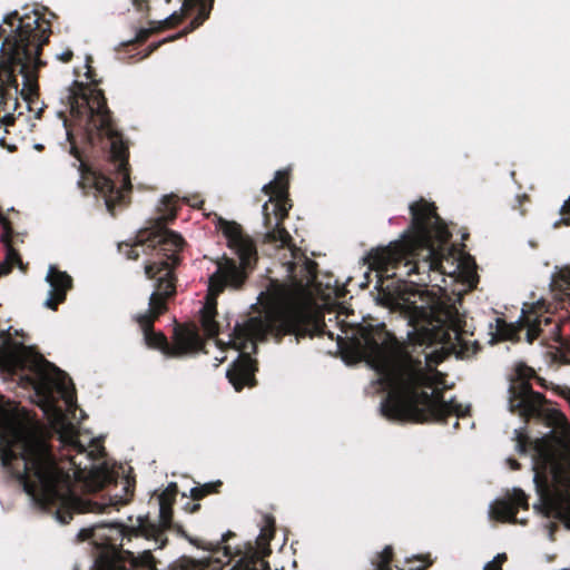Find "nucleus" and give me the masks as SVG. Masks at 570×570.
Instances as JSON below:
<instances>
[{
    "instance_id": "f257e3e1",
    "label": "nucleus",
    "mask_w": 570,
    "mask_h": 570,
    "mask_svg": "<svg viewBox=\"0 0 570 570\" xmlns=\"http://www.w3.org/2000/svg\"><path fill=\"white\" fill-rule=\"evenodd\" d=\"M406 346H402L384 323L362 325L351 341L355 355L380 373L390 387L381 402V413L387 420L412 423H448V417L465 416L468 409L454 399L444 400V392L434 387V379L423 363L431 365L432 353L425 348L451 338L450 330L461 343L456 311L434 303L411 307Z\"/></svg>"
},
{
    "instance_id": "f03ea898",
    "label": "nucleus",
    "mask_w": 570,
    "mask_h": 570,
    "mask_svg": "<svg viewBox=\"0 0 570 570\" xmlns=\"http://www.w3.org/2000/svg\"><path fill=\"white\" fill-rule=\"evenodd\" d=\"M58 433L70 468L61 466L51 446L33 436H21L10 444L3 451L2 463L43 510L67 524L75 513L91 512L98 505L82 499L78 487L98 492L114 482L115 475L107 463H95L104 458V448L88 451L72 423H62Z\"/></svg>"
},
{
    "instance_id": "7ed1b4c3",
    "label": "nucleus",
    "mask_w": 570,
    "mask_h": 570,
    "mask_svg": "<svg viewBox=\"0 0 570 570\" xmlns=\"http://www.w3.org/2000/svg\"><path fill=\"white\" fill-rule=\"evenodd\" d=\"M411 223L399 240L371 250L366 262L371 269L404 281L416 276L413 284L426 287L438 277L444 281V254L434 240L444 244L451 233L433 203L421 198L410 205Z\"/></svg>"
},
{
    "instance_id": "20e7f679",
    "label": "nucleus",
    "mask_w": 570,
    "mask_h": 570,
    "mask_svg": "<svg viewBox=\"0 0 570 570\" xmlns=\"http://www.w3.org/2000/svg\"><path fill=\"white\" fill-rule=\"evenodd\" d=\"M3 23L11 28V33L0 51V112H4L1 121L11 126L20 107L19 95L33 111L32 104L39 96L38 70L46 65L40 55L52 31L50 21L37 11L21 17L13 11L4 17Z\"/></svg>"
},
{
    "instance_id": "39448f33",
    "label": "nucleus",
    "mask_w": 570,
    "mask_h": 570,
    "mask_svg": "<svg viewBox=\"0 0 570 570\" xmlns=\"http://www.w3.org/2000/svg\"><path fill=\"white\" fill-rule=\"evenodd\" d=\"M86 77L92 86L75 81L68 95L70 114L81 119L87 116L86 138L89 145L100 146L108 151V161L112 166L115 179L101 174H92V185L106 198V205L112 210L124 202L125 191H131L129 140L118 129L109 109L104 90L97 88L95 70L87 65Z\"/></svg>"
},
{
    "instance_id": "423d86ee",
    "label": "nucleus",
    "mask_w": 570,
    "mask_h": 570,
    "mask_svg": "<svg viewBox=\"0 0 570 570\" xmlns=\"http://www.w3.org/2000/svg\"><path fill=\"white\" fill-rule=\"evenodd\" d=\"M160 243L167 258L149 263L145 267L148 279H155V291L148 302V309L137 314L134 320L144 333V341L149 348L158 350L167 357H181L204 350L205 342L195 324H177L170 344L163 332L154 330L155 322L168 311V301L177 294V276L175 269L179 266V258L175 254L181 239L170 233L160 236Z\"/></svg>"
},
{
    "instance_id": "0eeeda50",
    "label": "nucleus",
    "mask_w": 570,
    "mask_h": 570,
    "mask_svg": "<svg viewBox=\"0 0 570 570\" xmlns=\"http://www.w3.org/2000/svg\"><path fill=\"white\" fill-rule=\"evenodd\" d=\"M324 326L325 324L307 306L299 303L287 304L271 318L250 317L243 324L237 323L227 344L220 340L216 341L222 350L233 347L239 351L238 358L226 373L229 383L237 392L245 386L256 385L257 363L247 353L249 346L253 352H256V341H262L271 334L277 343H281L284 336L294 335L298 343L302 338L321 335Z\"/></svg>"
},
{
    "instance_id": "6e6552de",
    "label": "nucleus",
    "mask_w": 570,
    "mask_h": 570,
    "mask_svg": "<svg viewBox=\"0 0 570 570\" xmlns=\"http://www.w3.org/2000/svg\"><path fill=\"white\" fill-rule=\"evenodd\" d=\"M0 370L19 375L24 387H31L47 406H53L58 394L69 411L77 407L76 389L66 372L41 355L6 334L0 345Z\"/></svg>"
},
{
    "instance_id": "1a4fd4ad",
    "label": "nucleus",
    "mask_w": 570,
    "mask_h": 570,
    "mask_svg": "<svg viewBox=\"0 0 570 570\" xmlns=\"http://www.w3.org/2000/svg\"><path fill=\"white\" fill-rule=\"evenodd\" d=\"M218 227L226 237L228 247L238 256L239 263L224 257L222 262H218L217 271L209 277L208 296L200 309V325L210 338L216 337L219 333V324L216 321V296L223 293L227 285L239 288L255 268L258 258L254 240L243 233L239 224L220 217Z\"/></svg>"
},
{
    "instance_id": "9d476101",
    "label": "nucleus",
    "mask_w": 570,
    "mask_h": 570,
    "mask_svg": "<svg viewBox=\"0 0 570 570\" xmlns=\"http://www.w3.org/2000/svg\"><path fill=\"white\" fill-rule=\"evenodd\" d=\"M542 442L537 438V513L547 518L570 520V463H556L552 468L554 489L549 490L543 474Z\"/></svg>"
},
{
    "instance_id": "9b49d317",
    "label": "nucleus",
    "mask_w": 570,
    "mask_h": 570,
    "mask_svg": "<svg viewBox=\"0 0 570 570\" xmlns=\"http://www.w3.org/2000/svg\"><path fill=\"white\" fill-rule=\"evenodd\" d=\"M532 379H534V368L523 362L514 365L513 374L510 376V411L519 414L525 423L534 417Z\"/></svg>"
},
{
    "instance_id": "f8f14e48",
    "label": "nucleus",
    "mask_w": 570,
    "mask_h": 570,
    "mask_svg": "<svg viewBox=\"0 0 570 570\" xmlns=\"http://www.w3.org/2000/svg\"><path fill=\"white\" fill-rule=\"evenodd\" d=\"M175 216H176V214L171 213L169 220H173L175 218ZM167 220H168V218L165 216L158 217L155 220L153 227L141 229L138 233V235L136 237L137 240L134 246L128 243H124V244L119 245V249L126 255V257L128 259H131V261H137L139 258V252L135 248L136 246H146L147 249L155 250L156 252L155 257L151 261H147L145 263V265H147L149 263L159 261L161 258H167V256H165L164 254L171 253V250H164L161 248L160 243L157 242L160 239V235H161V237L163 236L165 237L166 233H170V234L178 236L181 239V244L179 245V248H177V252L175 253L177 255V257L179 258V264H180L181 257L179 254L183 250L186 243L179 234H177L176 232L170 230L166 227ZM146 266H144V268Z\"/></svg>"
},
{
    "instance_id": "ddd939ff",
    "label": "nucleus",
    "mask_w": 570,
    "mask_h": 570,
    "mask_svg": "<svg viewBox=\"0 0 570 570\" xmlns=\"http://www.w3.org/2000/svg\"><path fill=\"white\" fill-rule=\"evenodd\" d=\"M547 304L544 299H537V341L543 346L552 348L546 356H564L561 352L563 337L561 326L564 315L558 313V306Z\"/></svg>"
},
{
    "instance_id": "4468645a",
    "label": "nucleus",
    "mask_w": 570,
    "mask_h": 570,
    "mask_svg": "<svg viewBox=\"0 0 570 570\" xmlns=\"http://www.w3.org/2000/svg\"><path fill=\"white\" fill-rule=\"evenodd\" d=\"M214 0H183L179 11H175L169 17L158 22L157 30L171 29L179 26L183 20L197 9L196 17L184 29V33H189L200 27L210 16Z\"/></svg>"
},
{
    "instance_id": "2eb2a0df",
    "label": "nucleus",
    "mask_w": 570,
    "mask_h": 570,
    "mask_svg": "<svg viewBox=\"0 0 570 570\" xmlns=\"http://www.w3.org/2000/svg\"><path fill=\"white\" fill-rule=\"evenodd\" d=\"M521 509H529V497L523 490L513 488L507 490L502 498L497 499L490 505V515L499 522L527 524V520L517 518Z\"/></svg>"
},
{
    "instance_id": "dca6fc26",
    "label": "nucleus",
    "mask_w": 570,
    "mask_h": 570,
    "mask_svg": "<svg viewBox=\"0 0 570 570\" xmlns=\"http://www.w3.org/2000/svg\"><path fill=\"white\" fill-rule=\"evenodd\" d=\"M288 188L289 171L278 170L275 174L274 180L264 185L262 189L264 194L269 196V203H272L271 215H274V223L284 224V220L288 217V212L292 208Z\"/></svg>"
},
{
    "instance_id": "f3484780",
    "label": "nucleus",
    "mask_w": 570,
    "mask_h": 570,
    "mask_svg": "<svg viewBox=\"0 0 570 570\" xmlns=\"http://www.w3.org/2000/svg\"><path fill=\"white\" fill-rule=\"evenodd\" d=\"M265 527L257 539V543L261 547V551H254L253 553L245 554L237 563L236 568L240 570H271L268 562L264 559L265 554L271 553L268 548V541L274 537L275 523L271 517L265 518Z\"/></svg>"
},
{
    "instance_id": "a211bd4d",
    "label": "nucleus",
    "mask_w": 570,
    "mask_h": 570,
    "mask_svg": "<svg viewBox=\"0 0 570 570\" xmlns=\"http://www.w3.org/2000/svg\"><path fill=\"white\" fill-rule=\"evenodd\" d=\"M395 553L392 546H385L382 551L376 552L371 559V570H425L432 564L430 554H419L405 559L407 569L393 567Z\"/></svg>"
},
{
    "instance_id": "6ab92c4d",
    "label": "nucleus",
    "mask_w": 570,
    "mask_h": 570,
    "mask_svg": "<svg viewBox=\"0 0 570 570\" xmlns=\"http://www.w3.org/2000/svg\"><path fill=\"white\" fill-rule=\"evenodd\" d=\"M525 307L527 309H522V316L518 323H507L500 318L497 321V332L502 340L520 341L521 333L525 330L528 343L534 342V321L524 316L525 313H534V303H528Z\"/></svg>"
},
{
    "instance_id": "aec40b11",
    "label": "nucleus",
    "mask_w": 570,
    "mask_h": 570,
    "mask_svg": "<svg viewBox=\"0 0 570 570\" xmlns=\"http://www.w3.org/2000/svg\"><path fill=\"white\" fill-rule=\"evenodd\" d=\"M47 282L50 284V291L45 305L52 311H57L58 306L66 301L68 291L72 288V278L56 266H50Z\"/></svg>"
},
{
    "instance_id": "412c9836",
    "label": "nucleus",
    "mask_w": 570,
    "mask_h": 570,
    "mask_svg": "<svg viewBox=\"0 0 570 570\" xmlns=\"http://www.w3.org/2000/svg\"><path fill=\"white\" fill-rule=\"evenodd\" d=\"M263 216L264 225L267 228L265 240L268 243H279L282 247L288 246L292 242V236L283 224L273 222L268 203H265L263 206Z\"/></svg>"
},
{
    "instance_id": "4be33fe9",
    "label": "nucleus",
    "mask_w": 570,
    "mask_h": 570,
    "mask_svg": "<svg viewBox=\"0 0 570 570\" xmlns=\"http://www.w3.org/2000/svg\"><path fill=\"white\" fill-rule=\"evenodd\" d=\"M551 292L554 295V298L558 301V304H562L561 308H564V304L568 303L570 305V269L564 268L560 269L556 274H553L551 278Z\"/></svg>"
},
{
    "instance_id": "5701e85b",
    "label": "nucleus",
    "mask_w": 570,
    "mask_h": 570,
    "mask_svg": "<svg viewBox=\"0 0 570 570\" xmlns=\"http://www.w3.org/2000/svg\"><path fill=\"white\" fill-rule=\"evenodd\" d=\"M317 263L313 259L304 256L303 264L299 268V275L295 274V265L293 264L289 268L292 277L294 278L297 286H308L312 285L317 278Z\"/></svg>"
},
{
    "instance_id": "b1692460",
    "label": "nucleus",
    "mask_w": 570,
    "mask_h": 570,
    "mask_svg": "<svg viewBox=\"0 0 570 570\" xmlns=\"http://www.w3.org/2000/svg\"><path fill=\"white\" fill-rule=\"evenodd\" d=\"M6 249V258L0 264V276L11 273L13 267H18L20 271H27V264L22 262L20 253L13 247L12 239L9 242H1Z\"/></svg>"
},
{
    "instance_id": "393cba45",
    "label": "nucleus",
    "mask_w": 570,
    "mask_h": 570,
    "mask_svg": "<svg viewBox=\"0 0 570 570\" xmlns=\"http://www.w3.org/2000/svg\"><path fill=\"white\" fill-rule=\"evenodd\" d=\"M515 451L520 455L531 456V469L534 471V440L529 435L528 428L514 430Z\"/></svg>"
},
{
    "instance_id": "a878e982",
    "label": "nucleus",
    "mask_w": 570,
    "mask_h": 570,
    "mask_svg": "<svg viewBox=\"0 0 570 570\" xmlns=\"http://www.w3.org/2000/svg\"><path fill=\"white\" fill-rule=\"evenodd\" d=\"M222 485L223 482L217 480L215 482H208L199 487H195L190 490V497L194 501H199L209 494L219 493Z\"/></svg>"
},
{
    "instance_id": "bb28decb",
    "label": "nucleus",
    "mask_w": 570,
    "mask_h": 570,
    "mask_svg": "<svg viewBox=\"0 0 570 570\" xmlns=\"http://www.w3.org/2000/svg\"><path fill=\"white\" fill-rule=\"evenodd\" d=\"M178 493L176 483H170L158 497L159 507H173Z\"/></svg>"
},
{
    "instance_id": "cd10ccee",
    "label": "nucleus",
    "mask_w": 570,
    "mask_h": 570,
    "mask_svg": "<svg viewBox=\"0 0 570 570\" xmlns=\"http://www.w3.org/2000/svg\"><path fill=\"white\" fill-rule=\"evenodd\" d=\"M173 507H159L160 523L165 529H169L173 523Z\"/></svg>"
},
{
    "instance_id": "c85d7f7f",
    "label": "nucleus",
    "mask_w": 570,
    "mask_h": 570,
    "mask_svg": "<svg viewBox=\"0 0 570 570\" xmlns=\"http://www.w3.org/2000/svg\"><path fill=\"white\" fill-rule=\"evenodd\" d=\"M560 214L562 215V218L557 220L553 226L559 227L560 225L570 226V197L563 203Z\"/></svg>"
},
{
    "instance_id": "c756f323",
    "label": "nucleus",
    "mask_w": 570,
    "mask_h": 570,
    "mask_svg": "<svg viewBox=\"0 0 570 570\" xmlns=\"http://www.w3.org/2000/svg\"><path fill=\"white\" fill-rule=\"evenodd\" d=\"M151 33H153V29H140L136 33V37L134 39L129 40L128 42L124 43V46L142 45L149 39Z\"/></svg>"
},
{
    "instance_id": "7c9ffc66",
    "label": "nucleus",
    "mask_w": 570,
    "mask_h": 570,
    "mask_svg": "<svg viewBox=\"0 0 570 570\" xmlns=\"http://www.w3.org/2000/svg\"><path fill=\"white\" fill-rule=\"evenodd\" d=\"M122 490L126 498H119L112 504H126L129 502L130 498L134 495V485L130 484L128 479H126Z\"/></svg>"
},
{
    "instance_id": "2f4dec72",
    "label": "nucleus",
    "mask_w": 570,
    "mask_h": 570,
    "mask_svg": "<svg viewBox=\"0 0 570 570\" xmlns=\"http://www.w3.org/2000/svg\"><path fill=\"white\" fill-rule=\"evenodd\" d=\"M131 2L139 12L148 13L150 10L149 0H131Z\"/></svg>"
},
{
    "instance_id": "473e14b6",
    "label": "nucleus",
    "mask_w": 570,
    "mask_h": 570,
    "mask_svg": "<svg viewBox=\"0 0 570 570\" xmlns=\"http://www.w3.org/2000/svg\"><path fill=\"white\" fill-rule=\"evenodd\" d=\"M68 140L70 141V154L78 160H81V151L77 147L76 142L72 139V135L68 131Z\"/></svg>"
},
{
    "instance_id": "72a5a7b5",
    "label": "nucleus",
    "mask_w": 570,
    "mask_h": 570,
    "mask_svg": "<svg viewBox=\"0 0 570 570\" xmlns=\"http://www.w3.org/2000/svg\"><path fill=\"white\" fill-rule=\"evenodd\" d=\"M57 58H58V60H60V61H62V62L67 63V62H69V61H71V60H72V58H73V52H72V50H71V49H69V48H68V49H66L65 51H62L61 53L57 55Z\"/></svg>"
},
{
    "instance_id": "f704fd0d",
    "label": "nucleus",
    "mask_w": 570,
    "mask_h": 570,
    "mask_svg": "<svg viewBox=\"0 0 570 570\" xmlns=\"http://www.w3.org/2000/svg\"><path fill=\"white\" fill-rule=\"evenodd\" d=\"M535 399H537V420H539L542 416L541 406L546 402V397L543 394L537 392Z\"/></svg>"
},
{
    "instance_id": "c9c22d12",
    "label": "nucleus",
    "mask_w": 570,
    "mask_h": 570,
    "mask_svg": "<svg viewBox=\"0 0 570 570\" xmlns=\"http://www.w3.org/2000/svg\"><path fill=\"white\" fill-rule=\"evenodd\" d=\"M178 570H205V567L196 561H190L187 564H183Z\"/></svg>"
},
{
    "instance_id": "e433bc0d",
    "label": "nucleus",
    "mask_w": 570,
    "mask_h": 570,
    "mask_svg": "<svg viewBox=\"0 0 570 570\" xmlns=\"http://www.w3.org/2000/svg\"><path fill=\"white\" fill-rule=\"evenodd\" d=\"M507 464L513 471L520 470V468H521V464L513 458L507 459Z\"/></svg>"
},
{
    "instance_id": "4c0bfd02",
    "label": "nucleus",
    "mask_w": 570,
    "mask_h": 570,
    "mask_svg": "<svg viewBox=\"0 0 570 570\" xmlns=\"http://www.w3.org/2000/svg\"><path fill=\"white\" fill-rule=\"evenodd\" d=\"M199 509H200V504H199V503H190V502H188V503L185 505V510H186V511H188L189 513H195V512H197Z\"/></svg>"
},
{
    "instance_id": "58836bf2",
    "label": "nucleus",
    "mask_w": 570,
    "mask_h": 570,
    "mask_svg": "<svg viewBox=\"0 0 570 570\" xmlns=\"http://www.w3.org/2000/svg\"><path fill=\"white\" fill-rule=\"evenodd\" d=\"M507 560H508V557H507V554H505V553H498V554L494 557V559H493V561H494L497 564H499L500 567H502V566H503V563H504Z\"/></svg>"
},
{
    "instance_id": "ea45409f",
    "label": "nucleus",
    "mask_w": 570,
    "mask_h": 570,
    "mask_svg": "<svg viewBox=\"0 0 570 570\" xmlns=\"http://www.w3.org/2000/svg\"><path fill=\"white\" fill-rule=\"evenodd\" d=\"M419 297L424 302H440L435 296H432L428 293L420 294Z\"/></svg>"
},
{
    "instance_id": "a19ab883",
    "label": "nucleus",
    "mask_w": 570,
    "mask_h": 570,
    "mask_svg": "<svg viewBox=\"0 0 570 570\" xmlns=\"http://www.w3.org/2000/svg\"><path fill=\"white\" fill-rule=\"evenodd\" d=\"M483 570H502V567L497 564L493 560L485 563Z\"/></svg>"
},
{
    "instance_id": "79ce46f5",
    "label": "nucleus",
    "mask_w": 570,
    "mask_h": 570,
    "mask_svg": "<svg viewBox=\"0 0 570 570\" xmlns=\"http://www.w3.org/2000/svg\"><path fill=\"white\" fill-rule=\"evenodd\" d=\"M235 534L232 532V531H227L226 533H224L222 535V542H227V540L232 537H234Z\"/></svg>"
},
{
    "instance_id": "37998d69",
    "label": "nucleus",
    "mask_w": 570,
    "mask_h": 570,
    "mask_svg": "<svg viewBox=\"0 0 570 570\" xmlns=\"http://www.w3.org/2000/svg\"><path fill=\"white\" fill-rule=\"evenodd\" d=\"M518 200L520 203V206L522 205V202L525 200V202H530V197L528 195H522V196H518Z\"/></svg>"
},
{
    "instance_id": "c03bdc74",
    "label": "nucleus",
    "mask_w": 570,
    "mask_h": 570,
    "mask_svg": "<svg viewBox=\"0 0 570 570\" xmlns=\"http://www.w3.org/2000/svg\"><path fill=\"white\" fill-rule=\"evenodd\" d=\"M535 381H537V384H538V385H541V386H543V387H547V385H546V381H544L542 377H540L538 374H537Z\"/></svg>"
},
{
    "instance_id": "a18cd8bd",
    "label": "nucleus",
    "mask_w": 570,
    "mask_h": 570,
    "mask_svg": "<svg viewBox=\"0 0 570 570\" xmlns=\"http://www.w3.org/2000/svg\"><path fill=\"white\" fill-rule=\"evenodd\" d=\"M42 112H43V109H42V108H39V109L35 112V117H36L37 119H40V118H41V116H42Z\"/></svg>"
},
{
    "instance_id": "49530a36",
    "label": "nucleus",
    "mask_w": 570,
    "mask_h": 570,
    "mask_svg": "<svg viewBox=\"0 0 570 570\" xmlns=\"http://www.w3.org/2000/svg\"><path fill=\"white\" fill-rule=\"evenodd\" d=\"M85 169H86V165L83 163H81L79 166V170L81 171L82 175L85 174Z\"/></svg>"
},
{
    "instance_id": "de8ad7c7",
    "label": "nucleus",
    "mask_w": 570,
    "mask_h": 570,
    "mask_svg": "<svg viewBox=\"0 0 570 570\" xmlns=\"http://www.w3.org/2000/svg\"><path fill=\"white\" fill-rule=\"evenodd\" d=\"M6 33V29L0 26V38Z\"/></svg>"
},
{
    "instance_id": "09e8293b",
    "label": "nucleus",
    "mask_w": 570,
    "mask_h": 570,
    "mask_svg": "<svg viewBox=\"0 0 570 570\" xmlns=\"http://www.w3.org/2000/svg\"><path fill=\"white\" fill-rule=\"evenodd\" d=\"M78 185H79L81 188H85V184H83V180H82V179H80V180L78 181Z\"/></svg>"
},
{
    "instance_id": "8fccbe9b",
    "label": "nucleus",
    "mask_w": 570,
    "mask_h": 570,
    "mask_svg": "<svg viewBox=\"0 0 570 570\" xmlns=\"http://www.w3.org/2000/svg\"><path fill=\"white\" fill-rule=\"evenodd\" d=\"M468 237H469V233H464V234L462 235V239H463V240L468 239Z\"/></svg>"
},
{
    "instance_id": "3c124183",
    "label": "nucleus",
    "mask_w": 570,
    "mask_h": 570,
    "mask_svg": "<svg viewBox=\"0 0 570 570\" xmlns=\"http://www.w3.org/2000/svg\"><path fill=\"white\" fill-rule=\"evenodd\" d=\"M167 202H168V197H165L164 198V204L167 205Z\"/></svg>"
},
{
    "instance_id": "603ef678",
    "label": "nucleus",
    "mask_w": 570,
    "mask_h": 570,
    "mask_svg": "<svg viewBox=\"0 0 570 570\" xmlns=\"http://www.w3.org/2000/svg\"><path fill=\"white\" fill-rule=\"evenodd\" d=\"M567 393L570 395V389L567 390Z\"/></svg>"
},
{
    "instance_id": "864d4df0",
    "label": "nucleus",
    "mask_w": 570,
    "mask_h": 570,
    "mask_svg": "<svg viewBox=\"0 0 570 570\" xmlns=\"http://www.w3.org/2000/svg\"><path fill=\"white\" fill-rule=\"evenodd\" d=\"M165 1H166V3H169L171 0H165Z\"/></svg>"
}]
</instances>
